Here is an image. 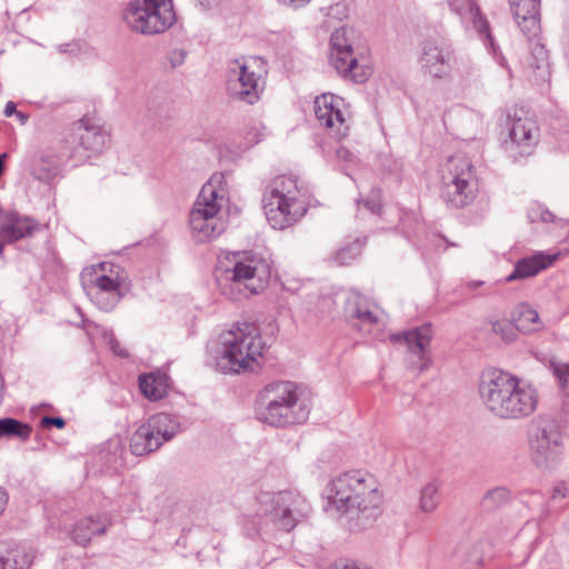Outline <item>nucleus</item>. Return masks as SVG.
I'll use <instances>...</instances> for the list:
<instances>
[{"mask_svg":"<svg viewBox=\"0 0 569 569\" xmlns=\"http://www.w3.org/2000/svg\"><path fill=\"white\" fill-rule=\"evenodd\" d=\"M329 508L350 518V528L370 526L381 512L382 495L376 478L365 470H350L332 478L325 489Z\"/></svg>","mask_w":569,"mask_h":569,"instance_id":"f257e3e1","label":"nucleus"},{"mask_svg":"<svg viewBox=\"0 0 569 569\" xmlns=\"http://www.w3.org/2000/svg\"><path fill=\"white\" fill-rule=\"evenodd\" d=\"M311 511L308 501L292 491H259L242 518V530L251 539L271 533L272 528L289 532Z\"/></svg>","mask_w":569,"mask_h":569,"instance_id":"f03ea898","label":"nucleus"},{"mask_svg":"<svg viewBox=\"0 0 569 569\" xmlns=\"http://www.w3.org/2000/svg\"><path fill=\"white\" fill-rule=\"evenodd\" d=\"M479 395L486 408L502 419L528 417L537 408V391L530 386H521L516 376L501 370L482 375Z\"/></svg>","mask_w":569,"mask_h":569,"instance_id":"7ed1b4c3","label":"nucleus"},{"mask_svg":"<svg viewBox=\"0 0 569 569\" xmlns=\"http://www.w3.org/2000/svg\"><path fill=\"white\" fill-rule=\"evenodd\" d=\"M271 277L269 262L253 252H233L219 260L214 270L218 289L230 300H240L266 289Z\"/></svg>","mask_w":569,"mask_h":569,"instance_id":"20e7f679","label":"nucleus"},{"mask_svg":"<svg viewBox=\"0 0 569 569\" xmlns=\"http://www.w3.org/2000/svg\"><path fill=\"white\" fill-rule=\"evenodd\" d=\"M310 410L309 401L293 381L269 382L257 396V419L274 428L302 425L308 420Z\"/></svg>","mask_w":569,"mask_h":569,"instance_id":"39448f33","label":"nucleus"},{"mask_svg":"<svg viewBox=\"0 0 569 569\" xmlns=\"http://www.w3.org/2000/svg\"><path fill=\"white\" fill-rule=\"evenodd\" d=\"M220 340L222 350L217 368L222 373L253 371L267 348L258 326L248 321L233 323Z\"/></svg>","mask_w":569,"mask_h":569,"instance_id":"423d86ee","label":"nucleus"},{"mask_svg":"<svg viewBox=\"0 0 569 569\" xmlns=\"http://www.w3.org/2000/svg\"><path fill=\"white\" fill-rule=\"evenodd\" d=\"M262 208L269 224L273 229L283 230L306 214L308 200L296 177L279 176L266 186Z\"/></svg>","mask_w":569,"mask_h":569,"instance_id":"0eeeda50","label":"nucleus"},{"mask_svg":"<svg viewBox=\"0 0 569 569\" xmlns=\"http://www.w3.org/2000/svg\"><path fill=\"white\" fill-rule=\"evenodd\" d=\"M226 194L224 174L213 173L201 188L189 214L190 229L197 240L214 239L226 229V222L220 217Z\"/></svg>","mask_w":569,"mask_h":569,"instance_id":"6e6552de","label":"nucleus"},{"mask_svg":"<svg viewBox=\"0 0 569 569\" xmlns=\"http://www.w3.org/2000/svg\"><path fill=\"white\" fill-rule=\"evenodd\" d=\"M441 197L452 208H465L478 192L475 166L463 153L449 157L440 168Z\"/></svg>","mask_w":569,"mask_h":569,"instance_id":"1a4fd4ad","label":"nucleus"},{"mask_svg":"<svg viewBox=\"0 0 569 569\" xmlns=\"http://www.w3.org/2000/svg\"><path fill=\"white\" fill-rule=\"evenodd\" d=\"M531 462L540 470H553L565 456V442L559 425L549 417L533 419L528 429Z\"/></svg>","mask_w":569,"mask_h":569,"instance_id":"9d476101","label":"nucleus"},{"mask_svg":"<svg viewBox=\"0 0 569 569\" xmlns=\"http://www.w3.org/2000/svg\"><path fill=\"white\" fill-rule=\"evenodd\" d=\"M122 19L132 32L153 36L163 33L174 23L176 12L171 0H131Z\"/></svg>","mask_w":569,"mask_h":569,"instance_id":"9b49d317","label":"nucleus"},{"mask_svg":"<svg viewBox=\"0 0 569 569\" xmlns=\"http://www.w3.org/2000/svg\"><path fill=\"white\" fill-rule=\"evenodd\" d=\"M110 140L109 133L90 119L73 122L64 137L63 154L73 164L84 162L90 154L101 153Z\"/></svg>","mask_w":569,"mask_h":569,"instance_id":"f8f14e48","label":"nucleus"},{"mask_svg":"<svg viewBox=\"0 0 569 569\" xmlns=\"http://www.w3.org/2000/svg\"><path fill=\"white\" fill-rule=\"evenodd\" d=\"M262 64L263 61L260 58H252L246 62L236 61L227 81V91L230 97L248 104L256 103L266 86L267 71Z\"/></svg>","mask_w":569,"mask_h":569,"instance_id":"ddd939ff","label":"nucleus"},{"mask_svg":"<svg viewBox=\"0 0 569 569\" xmlns=\"http://www.w3.org/2000/svg\"><path fill=\"white\" fill-rule=\"evenodd\" d=\"M353 29L347 26L336 29L330 37V63L343 78L363 83L371 74V68L360 61L352 49Z\"/></svg>","mask_w":569,"mask_h":569,"instance_id":"4468645a","label":"nucleus"},{"mask_svg":"<svg viewBox=\"0 0 569 569\" xmlns=\"http://www.w3.org/2000/svg\"><path fill=\"white\" fill-rule=\"evenodd\" d=\"M343 310L347 320L366 335L377 337L385 326L378 307L358 291L348 292Z\"/></svg>","mask_w":569,"mask_h":569,"instance_id":"2eb2a0df","label":"nucleus"},{"mask_svg":"<svg viewBox=\"0 0 569 569\" xmlns=\"http://www.w3.org/2000/svg\"><path fill=\"white\" fill-rule=\"evenodd\" d=\"M313 111L319 124L335 138L341 139L348 134L343 98L330 92L322 93L315 99Z\"/></svg>","mask_w":569,"mask_h":569,"instance_id":"dca6fc26","label":"nucleus"},{"mask_svg":"<svg viewBox=\"0 0 569 569\" xmlns=\"http://www.w3.org/2000/svg\"><path fill=\"white\" fill-rule=\"evenodd\" d=\"M455 59L450 46L437 40H425L420 47L419 64L423 74L435 79L449 77Z\"/></svg>","mask_w":569,"mask_h":569,"instance_id":"f3484780","label":"nucleus"},{"mask_svg":"<svg viewBox=\"0 0 569 569\" xmlns=\"http://www.w3.org/2000/svg\"><path fill=\"white\" fill-rule=\"evenodd\" d=\"M509 126L508 140L505 141L507 151L518 156H529L539 142V128L530 118H515Z\"/></svg>","mask_w":569,"mask_h":569,"instance_id":"a211bd4d","label":"nucleus"},{"mask_svg":"<svg viewBox=\"0 0 569 569\" xmlns=\"http://www.w3.org/2000/svg\"><path fill=\"white\" fill-rule=\"evenodd\" d=\"M390 340L393 343H403L407 347L408 352L417 358L419 371H425L430 366L431 327L429 325L402 333H393L390 336Z\"/></svg>","mask_w":569,"mask_h":569,"instance_id":"6ab92c4d","label":"nucleus"},{"mask_svg":"<svg viewBox=\"0 0 569 569\" xmlns=\"http://www.w3.org/2000/svg\"><path fill=\"white\" fill-rule=\"evenodd\" d=\"M449 10L456 14L465 29L475 30L478 34L491 40L489 23L475 0H447Z\"/></svg>","mask_w":569,"mask_h":569,"instance_id":"aec40b11","label":"nucleus"},{"mask_svg":"<svg viewBox=\"0 0 569 569\" xmlns=\"http://www.w3.org/2000/svg\"><path fill=\"white\" fill-rule=\"evenodd\" d=\"M112 526V517L108 512L90 515L79 519L72 528L71 538L79 546H87L96 536H101Z\"/></svg>","mask_w":569,"mask_h":569,"instance_id":"412c9836","label":"nucleus"},{"mask_svg":"<svg viewBox=\"0 0 569 569\" xmlns=\"http://www.w3.org/2000/svg\"><path fill=\"white\" fill-rule=\"evenodd\" d=\"M540 0H510L513 18L528 38L535 37L540 29Z\"/></svg>","mask_w":569,"mask_h":569,"instance_id":"4be33fe9","label":"nucleus"},{"mask_svg":"<svg viewBox=\"0 0 569 569\" xmlns=\"http://www.w3.org/2000/svg\"><path fill=\"white\" fill-rule=\"evenodd\" d=\"M37 227L38 223L30 218L12 212L3 217V222L0 226V236L7 242H14L31 236Z\"/></svg>","mask_w":569,"mask_h":569,"instance_id":"5701e85b","label":"nucleus"},{"mask_svg":"<svg viewBox=\"0 0 569 569\" xmlns=\"http://www.w3.org/2000/svg\"><path fill=\"white\" fill-rule=\"evenodd\" d=\"M556 258L557 256L545 254L542 252L522 258L516 263L513 271L506 277V281L512 282L533 277L541 270L548 268Z\"/></svg>","mask_w":569,"mask_h":569,"instance_id":"b1692460","label":"nucleus"},{"mask_svg":"<svg viewBox=\"0 0 569 569\" xmlns=\"http://www.w3.org/2000/svg\"><path fill=\"white\" fill-rule=\"evenodd\" d=\"M147 425L162 445L170 441L181 430L179 419L176 416L166 412H159L151 416L147 420Z\"/></svg>","mask_w":569,"mask_h":569,"instance_id":"393cba45","label":"nucleus"},{"mask_svg":"<svg viewBox=\"0 0 569 569\" xmlns=\"http://www.w3.org/2000/svg\"><path fill=\"white\" fill-rule=\"evenodd\" d=\"M162 446L161 441L154 436L149 426L142 423L130 438V450L134 456H146Z\"/></svg>","mask_w":569,"mask_h":569,"instance_id":"a878e982","label":"nucleus"},{"mask_svg":"<svg viewBox=\"0 0 569 569\" xmlns=\"http://www.w3.org/2000/svg\"><path fill=\"white\" fill-rule=\"evenodd\" d=\"M515 328L525 333H531L542 328V322L537 310L528 303L518 305L512 312Z\"/></svg>","mask_w":569,"mask_h":569,"instance_id":"bb28decb","label":"nucleus"},{"mask_svg":"<svg viewBox=\"0 0 569 569\" xmlns=\"http://www.w3.org/2000/svg\"><path fill=\"white\" fill-rule=\"evenodd\" d=\"M33 559L32 552L19 545H12L0 552V569H28Z\"/></svg>","mask_w":569,"mask_h":569,"instance_id":"cd10ccee","label":"nucleus"},{"mask_svg":"<svg viewBox=\"0 0 569 569\" xmlns=\"http://www.w3.org/2000/svg\"><path fill=\"white\" fill-rule=\"evenodd\" d=\"M71 159H67L63 154V144H61V150L58 157H52L50 154L42 156L39 162L34 166L33 172L37 179L42 181H50L54 178L60 167Z\"/></svg>","mask_w":569,"mask_h":569,"instance_id":"c85d7f7f","label":"nucleus"},{"mask_svg":"<svg viewBox=\"0 0 569 569\" xmlns=\"http://www.w3.org/2000/svg\"><path fill=\"white\" fill-rule=\"evenodd\" d=\"M319 12L323 18V23L330 27L347 19L349 9L346 0H331L329 4L321 6Z\"/></svg>","mask_w":569,"mask_h":569,"instance_id":"c756f323","label":"nucleus"},{"mask_svg":"<svg viewBox=\"0 0 569 569\" xmlns=\"http://www.w3.org/2000/svg\"><path fill=\"white\" fill-rule=\"evenodd\" d=\"M32 428L14 418L0 419V438L17 437L26 440L30 437Z\"/></svg>","mask_w":569,"mask_h":569,"instance_id":"7c9ffc66","label":"nucleus"},{"mask_svg":"<svg viewBox=\"0 0 569 569\" xmlns=\"http://www.w3.org/2000/svg\"><path fill=\"white\" fill-rule=\"evenodd\" d=\"M139 387L141 392L150 400L161 399L166 393L163 385L152 373L140 376Z\"/></svg>","mask_w":569,"mask_h":569,"instance_id":"2f4dec72","label":"nucleus"},{"mask_svg":"<svg viewBox=\"0 0 569 569\" xmlns=\"http://www.w3.org/2000/svg\"><path fill=\"white\" fill-rule=\"evenodd\" d=\"M363 242L357 239L348 246L337 250L332 259L338 266H347L361 254Z\"/></svg>","mask_w":569,"mask_h":569,"instance_id":"473e14b6","label":"nucleus"},{"mask_svg":"<svg viewBox=\"0 0 569 569\" xmlns=\"http://www.w3.org/2000/svg\"><path fill=\"white\" fill-rule=\"evenodd\" d=\"M439 485L435 481L427 483L420 495V509L423 512L433 511L439 503Z\"/></svg>","mask_w":569,"mask_h":569,"instance_id":"72a5a7b5","label":"nucleus"},{"mask_svg":"<svg viewBox=\"0 0 569 569\" xmlns=\"http://www.w3.org/2000/svg\"><path fill=\"white\" fill-rule=\"evenodd\" d=\"M120 282L108 274H98L91 280L88 292H120Z\"/></svg>","mask_w":569,"mask_h":569,"instance_id":"f704fd0d","label":"nucleus"},{"mask_svg":"<svg viewBox=\"0 0 569 569\" xmlns=\"http://www.w3.org/2000/svg\"><path fill=\"white\" fill-rule=\"evenodd\" d=\"M93 303L103 311H111L119 302L120 292H88Z\"/></svg>","mask_w":569,"mask_h":569,"instance_id":"c9c22d12","label":"nucleus"},{"mask_svg":"<svg viewBox=\"0 0 569 569\" xmlns=\"http://www.w3.org/2000/svg\"><path fill=\"white\" fill-rule=\"evenodd\" d=\"M550 369L563 393L569 397V363L551 361Z\"/></svg>","mask_w":569,"mask_h":569,"instance_id":"e433bc0d","label":"nucleus"},{"mask_svg":"<svg viewBox=\"0 0 569 569\" xmlns=\"http://www.w3.org/2000/svg\"><path fill=\"white\" fill-rule=\"evenodd\" d=\"M530 67L533 69H542L548 66V51L546 47L536 42L531 47Z\"/></svg>","mask_w":569,"mask_h":569,"instance_id":"4c0bfd02","label":"nucleus"},{"mask_svg":"<svg viewBox=\"0 0 569 569\" xmlns=\"http://www.w3.org/2000/svg\"><path fill=\"white\" fill-rule=\"evenodd\" d=\"M509 498H510V492L507 488L497 487V488L489 490L485 495L483 500L486 503L493 507V506H498V505H501V503L508 501Z\"/></svg>","mask_w":569,"mask_h":569,"instance_id":"58836bf2","label":"nucleus"},{"mask_svg":"<svg viewBox=\"0 0 569 569\" xmlns=\"http://www.w3.org/2000/svg\"><path fill=\"white\" fill-rule=\"evenodd\" d=\"M491 328L496 335H499L503 340L508 342L515 340L516 338L515 326L508 321H495L492 322Z\"/></svg>","mask_w":569,"mask_h":569,"instance_id":"ea45409f","label":"nucleus"},{"mask_svg":"<svg viewBox=\"0 0 569 569\" xmlns=\"http://www.w3.org/2000/svg\"><path fill=\"white\" fill-rule=\"evenodd\" d=\"M568 496H569V482L561 481L552 488L550 499L552 501H557V500L565 499Z\"/></svg>","mask_w":569,"mask_h":569,"instance_id":"a19ab883","label":"nucleus"},{"mask_svg":"<svg viewBox=\"0 0 569 569\" xmlns=\"http://www.w3.org/2000/svg\"><path fill=\"white\" fill-rule=\"evenodd\" d=\"M365 206L372 212L379 213L381 209L380 190H372L370 199L365 201Z\"/></svg>","mask_w":569,"mask_h":569,"instance_id":"79ce46f5","label":"nucleus"},{"mask_svg":"<svg viewBox=\"0 0 569 569\" xmlns=\"http://www.w3.org/2000/svg\"><path fill=\"white\" fill-rule=\"evenodd\" d=\"M40 423L43 428L56 427L58 429H62L66 426V421L61 417H49L44 416L41 418Z\"/></svg>","mask_w":569,"mask_h":569,"instance_id":"37998d69","label":"nucleus"},{"mask_svg":"<svg viewBox=\"0 0 569 569\" xmlns=\"http://www.w3.org/2000/svg\"><path fill=\"white\" fill-rule=\"evenodd\" d=\"M186 59V52L183 50H172L169 53V62L172 68H177L181 66L184 62Z\"/></svg>","mask_w":569,"mask_h":569,"instance_id":"c03bdc74","label":"nucleus"},{"mask_svg":"<svg viewBox=\"0 0 569 569\" xmlns=\"http://www.w3.org/2000/svg\"><path fill=\"white\" fill-rule=\"evenodd\" d=\"M108 342H109L110 349L112 350L113 353H116L120 357L128 356V353L120 348L118 340L116 339V337L112 333L109 335Z\"/></svg>","mask_w":569,"mask_h":569,"instance_id":"a18cd8bd","label":"nucleus"},{"mask_svg":"<svg viewBox=\"0 0 569 569\" xmlns=\"http://www.w3.org/2000/svg\"><path fill=\"white\" fill-rule=\"evenodd\" d=\"M278 3L286 6L291 9H300L305 7L310 0H277Z\"/></svg>","mask_w":569,"mask_h":569,"instance_id":"49530a36","label":"nucleus"},{"mask_svg":"<svg viewBox=\"0 0 569 569\" xmlns=\"http://www.w3.org/2000/svg\"><path fill=\"white\" fill-rule=\"evenodd\" d=\"M7 502L8 493L2 487H0V516L3 513Z\"/></svg>","mask_w":569,"mask_h":569,"instance_id":"de8ad7c7","label":"nucleus"},{"mask_svg":"<svg viewBox=\"0 0 569 569\" xmlns=\"http://www.w3.org/2000/svg\"><path fill=\"white\" fill-rule=\"evenodd\" d=\"M539 211H540V219L543 221V222H551L553 221V214L552 212H550L548 209H542V208H538Z\"/></svg>","mask_w":569,"mask_h":569,"instance_id":"09e8293b","label":"nucleus"},{"mask_svg":"<svg viewBox=\"0 0 569 569\" xmlns=\"http://www.w3.org/2000/svg\"><path fill=\"white\" fill-rule=\"evenodd\" d=\"M3 112H4L6 117H11L12 114L17 113L14 102H12V101L7 102Z\"/></svg>","mask_w":569,"mask_h":569,"instance_id":"8fccbe9b","label":"nucleus"},{"mask_svg":"<svg viewBox=\"0 0 569 569\" xmlns=\"http://www.w3.org/2000/svg\"><path fill=\"white\" fill-rule=\"evenodd\" d=\"M337 156L338 158L343 159L346 161H349L350 158L352 157L351 152L345 148H339L337 150Z\"/></svg>","mask_w":569,"mask_h":569,"instance_id":"3c124183","label":"nucleus"},{"mask_svg":"<svg viewBox=\"0 0 569 569\" xmlns=\"http://www.w3.org/2000/svg\"><path fill=\"white\" fill-rule=\"evenodd\" d=\"M16 114L22 123L27 120V116L24 113L17 111Z\"/></svg>","mask_w":569,"mask_h":569,"instance_id":"603ef678","label":"nucleus"},{"mask_svg":"<svg viewBox=\"0 0 569 569\" xmlns=\"http://www.w3.org/2000/svg\"><path fill=\"white\" fill-rule=\"evenodd\" d=\"M102 271H106L107 263H100L98 266Z\"/></svg>","mask_w":569,"mask_h":569,"instance_id":"864d4df0","label":"nucleus"},{"mask_svg":"<svg viewBox=\"0 0 569 569\" xmlns=\"http://www.w3.org/2000/svg\"><path fill=\"white\" fill-rule=\"evenodd\" d=\"M59 50H60V52H66V46H60Z\"/></svg>","mask_w":569,"mask_h":569,"instance_id":"5fc2aeb1","label":"nucleus"},{"mask_svg":"<svg viewBox=\"0 0 569 569\" xmlns=\"http://www.w3.org/2000/svg\"><path fill=\"white\" fill-rule=\"evenodd\" d=\"M3 244L0 242V256H2Z\"/></svg>","mask_w":569,"mask_h":569,"instance_id":"6e6d98bb","label":"nucleus"}]
</instances>
